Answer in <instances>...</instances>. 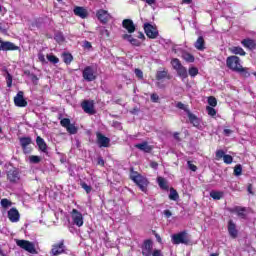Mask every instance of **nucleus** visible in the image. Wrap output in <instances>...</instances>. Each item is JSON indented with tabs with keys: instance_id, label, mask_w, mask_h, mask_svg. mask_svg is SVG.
Segmentation results:
<instances>
[{
	"instance_id": "nucleus-38",
	"label": "nucleus",
	"mask_w": 256,
	"mask_h": 256,
	"mask_svg": "<svg viewBox=\"0 0 256 256\" xmlns=\"http://www.w3.org/2000/svg\"><path fill=\"white\" fill-rule=\"evenodd\" d=\"M63 61L66 63V65H71V62L73 61V55L69 53L63 54Z\"/></svg>"
},
{
	"instance_id": "nucleus-45",
	"label": "nucleus",
	"mask_w": 256,
	"mask_h": 256,
	"mask_svg": "<svg viewBox=\"0 0 256 256\" xmlns=\"http://www.w3.org/2000/svg\"><path fill=\"white\" fill-rule=\"evenodd\" d=\"M208 104L210 107H217V98L213 96L208 97Z\"/></svg>"
},
{
	"instance_id": "nucleus-17",
	"label": "nucleus",
	"mask_w": 256,
	"mask_h": 256,
	"mask_svg": "<svg viewBox=\"0 0 256 256\" xmlns=\"http://www.w3.org/2000/svg\"><path fill=\"white\" fill-rule=\"evenodd\" d=\"M122 27L128 31V33L131 35V33H135V23H133V20L131 19H124L122 21Z\"/></svg>"
},
{
	"instance_id": "nucleus-55",
	"label": "nucleus",
	"mask_w": 256,
	"mask_h": 256,
	"mask_svg": "<svg viewBox=\"0 0 256 256\" xmlns=\"http://www.w3.org/2000/svg\"><path fill=\"white\" fill-rule=\"evenodd\" d=\"M38 59L41 63H45V55L43 53L38 54Z\"/></svg>"
},
{
	"instance_id": "nucleus-8",
	"label": "nucleus",
	"mask_w": 256,
	"mask_h": 256,
	"mask_svg": "<svg viewBox=\"0 0 256 256\" xmlns=\"http://www.w3.org/2000/svg\"><path fill=\"white\" fill-rule=\"evenodd\" d=\"M60 125L68 131L70 135H76L78 129L75 124H71V120L69 118H64L60 121Z\"/></svg>"
},
{
	"instance_id": "nucleus-11",
	"label": "nucleus",
	"mask_w": 256,
	"mask_h": 256,
	"mask_svg": "<svg viewBox=\"0 0 256 256\" xmlns=\"http://www.w3.org/2000/svg\"><path fill=\"white\" fill-rule=\"evenodd\" d=\"M7 179L11 183H19V180L21 179V175L19 174V169L14 168L7 172Z\"/></svg>"
},
{
	"instance_id": "nucleus-40",
	"label": "nucleus",
	"mask_w": 256,
	"mask_h": 256,
	"mask_svg": "<svg viewBox=\"0 0 256 256\" xmlns=\"http://www.w3.org/2000/svg\"><path fill=\"white\" fill-rule=\"evenodd\" d=\"M46 57L50 63H53V65H57V63H59V58L53 54H48Z\"/></svg>"
},
{
	"instance_id": "nucleus-59",
	"label": "nucleus",
	"mask_w": 256,
	"mask_h": 256,
	"mask_svg": "<svg viewBox=\"0 0 256 256\" xmlns=\"http://www.w3.org/2000/svg\"><path fill=\"white\" fill-rule=\"evenodd\" d=\"M150 167H152V169H157V167H159V164L157 162H151Z\"/></svg>"
},
{
	"instance_id": "nucleus-23",
	"label": "nucleus",
	"mask_w": 256,
	"mask_h": 256,
	"mask_svg": "<svg viewBox=\"0 0 256 256\" xmlns=\"http://www.w3.org/2000/svg\"><path fill=\"white\" fill-rule=\"evenodd\" d=\"M36 143H37V145H38L40 151H42V153H46V154L49 153V152L47 151V143H45V140H44L43 138H41L40 136H38V137L36 138Z\"/></svg>"
},
{
	"instance_id": "nucleus-57",
	"label": "nucleus",
	"mask_w": 256,
	"mask_h": 256,
	"mask_svg": "<svg viewBox=\"0 0 256 256\" xmlns=\"http://www.w3.org/2000/svg\"><path fill=\"white\" fill-rule=\"evenodd\" d=\"M231 133H233V130H231V129H224V135H226V137H229V135H231Z\"/></svg>"
},
{
	"instance_id": "nucleus-6",
	"label": "nucleus",
	"mask_w": 256,
	"mask_h": 256,
	"mask_svg": "<svg viewBox=\"0 0 256 256\" xmlns=\"http://www.w3.org/2000/svg\"><path fill=\"white\" fill-rule=\"evenodd\" d=\"M144 31L149 39H157V37H159V31L157 30V26L145 23Z\"/></svg>"
},
{
	"instance_id": "nucleus-52",
	"label": "nucleus",
	"mask_w": 256,
	"mask_h": 256,
	"mask_svg": "<svg viewBox=\"0 0 256 256\" xmlns=\"http://www.w3.org/2000/svg\"><path fill=\"white\" fill-rule=\"evenodd\" d=\"M134 73L138 79H143V71H141V69H135Z\"/></svg>"
},
{
	"instance_id": "nucleus-39",
	"label": "nucleus",
	"mask_w": 256,
	"mask_h": 256,
	"mask_svg": "<svg viewBox=\"0 0 256 256\" xmlns=\"http://www.w3.org/2000/svg\"><path fill=\"white\" fill-rule=\"evenodd\" d=\"M54 39L55 41H57V43H63L65 41V36L62 32H56L54 35Z\"/></svg>"
},
{
	"instance_id": "nucleus-18",
	"label": "nucleus",
	"mask_w": 256,
	"mask_h": 256,
	"mask_svg": "<svg viewBox=\"0 0 256 256\" xmlns=\"http://www.w3.org/2000/svg\"><path fill=\"white\" fill-rule=\"evenodd\" d=\"M74 15H76V17H80V19H87L89 12L85 9V7H81V6H76L74 7Z\"/></svg>"
},
{
	"instance_id": "nucleus-5",
	"label": "nucleus",
	"mask_w": 256,
	"mask_h": 256,
	"mask_svg": "<svg viewBox=\"0 0 256 256\" xmlns=\"http://www.w3.org/2000/svg\"><path fill=\"white\" fill-rule=\"evenodd\" d=\"M82 77L84 81H88V83L95 81L97 79V75H95V69H93L92 66H86L82 71Z\"/></svg>"
},
{
	"instance_id": "nucleus-37",
	"label": "nucleus",
	"mask_w": 256,
	"mask_h": 256,
	"mask_svg": "<svg viewBox=\"0 0 256 256\" xmlns=\"http://www.w3.org/2000/svg\"><path fill=\"white\" fill-rule=\"evenodd\" d=\"M169 199L171 201H177V199H179V193H177V190L173 188L170 189Z\"/></svg>"
},
{
	"instance_id": "nucleus-27",
	"label": "nucleus",
	"mask_w": 256,
	"mask_h": 256,
	"mask_svg": "<svg viewBox=\"0 0 256 256\" xmlns=\"http://www.w3.org/2000/svg\"><path fill=\"white\" fill-rule=\"evenodd\" d=\"M20 145H21L24 153H28L27 147H29V145H31V138H29V137L20 138Z\"/></svg>"
},
{
	"instance_id": "nucleus-43",
	"label": "nucleus",
	"mask_w": 256,
	"mask_h": 256,
	"mask_svg": "<svg viewBox=\"0 0 256 256\" xmlns=\"http://www.w3.org/2000/svg\"><path fill=\"white\" fill-rule=\"evenodd\" d=\"M176 107L178 109H182V111H185V113H189L191 110H189V107H187L185 104H183V102H178L176 104Z\"/></svg>"
},
{
	"instance_id": "nucleus-24",
	"label": "nucleus",
	"mask_w": 256,
	"mask_h": 256,
	"mask_svg": "<svg viewBox=\"0 0 256 256\" xmlns=\"http://www.w3.org/2000/svg\"><path fill=\"white\" fill-rule=\"evenodd\" d=\"M136 149H139L140 151H144V153H151L152 147L149 146V143L147 142H142L140 144L135 145Z\"/></svg>"
},
{
	"instance_id": "nucleus-46",
	"label": "nucleus",
	"mask_w": 256,
	"mask_h": 256,
	"mask_svg": "<svg viewBox=\"0 0 256 256\" xmlns=\"http://www.w3.org/2000/svg\"><path fill=\"white\" fill-rule=\"evenodd\" d=\"M241 173H243V167H241V164H238L234 168V175H236V177H239Z\"/></svg>"
},
{
	"instance_id": "nucleus-50",
	"label": "nucleus",
	"mask_w": 256,
	"mask_h": 256,
	"mask_svg": "<svg viewBox=\"0 0 256 256\" xmlns=\"http://www.w3.org/2000/svg\"><path fill=\"white\" fill-rule=\"evenodd\" d=\"M82 189H84V191H86V193H91V186L87 185V183H82L81 184Z\"/></svg>"
},
{
	"instance_id": "nucleus-12",
	"label": "nucleus",
	"mask_w": 256,
	"mask_h": 256,
	"mask_svg": "<svg viewBox=\"0 0 256 256\" xmlns=\"http://www.w3.org/2000/svg\"><path fill=\"white\" fill-rule=\"evenodd\" d=\"M14 105L16 107H27L28 103L25 100L23 91H19L14 97Z\"/></svg>"
},
{
	"instance_id": "nucleus-33",
	"label": "nucleus",
	"mask_w": 256,
	"mask_h": 256,
	"mask_svg": "<svg viewBox=\"0 0 256 256\" xmlns=\"http://www.w3.org/2000/svg\"><path fill=\"white\" fill-rule=\"evenodd\" d=\"M182 58L184 61H187V63H193L195 61V57L189 52H183Z\"/></svg>"
},
{
	"instance_id": "nucleus-61",
	"label": "nucleus",
	"mask_w": 256,
	"mask_h": 256,
	"mask_svg": "<svg viewBox=\"0 0 256 256\" xmlns=\"http://www.w3.org/2000/svg\"><path fill=\"white\" fill-rule=\"evenodd\" d=\"M37 81H39V78L36 75H32V82L37 85Z\"/></svg>"
},
{
	"instance_id": "nucleus-31",
	"label": "nucleus",
	"mask_w": 256,
	"mask_h": 256,
	"mask_svg": "<svg viewBox=\"0 0 256 256\" xmlns=\"http://www.w3.org/2000/svg\"><path fill=\"white\" fill-rule=\"evenodd\" d=\"M223 195H224L223 192L217 191V190H212L210 192V197L212 199H214V201H219V200L223 199Z\"/></svg>"
},
{
	"instance_id": "nucleus-56",
	"label": "nucleus",
	"mask_w": 256,
	"mask_h": 256,
	"mask_svg": "<svg viewBox=\"0 0 256 256\" xmlns=\"http://www.w3.org/2000/svg\"><path fill=\"white\" fill-rule=\"evenodd\" d=\"M152 256H163V253H161V250H154Z\"/></svg>"
},
{
	"instance_id": "nucleus-54",
	"label": "nucleus",
	"mask_w": 256,
	"mask_h": 256,
	"mask_svg": "<svg viewBox=\"0 0 256 256\" xmlns=\"http://www.w3.org/2000/svg\"><path fill=\"white\" fill-rule=\"evenodd\" d=\"M188 167L191 171H197V166L195 164H193L191 161H188Z\"/></svg>"
},
{
	"instance_id": "nucleus-44",
	"label": "nucleus",
	"mask_w": 256,
	"mask_h": 256,
	"mask_svg": "<svg viewBox=\"0 0 256 256\" xmlns=\"http://www.w3.org/2000/svg\"><path fill=\"white\" fill-rule=\"evenodd\" d=\"M206 111H207L208 115H210V117H215V115H217V110H215V108H213L211 106H207Z\"/></svg>"
},
{
	"instance_id": "nucleus-2",
	"label": "nucleus",
	"mask_w": 256,
	"mask_h": 256,
	"mask_svg": "<svg viewBox=\"0 0 256 256\" xmlns=\"http://www.w3.org/2000/svg\"><path fill=\"white\" fill-rule=\"evenodd\" d=\"M226 65L228 69H231V71H234L235 73H237L238 70L243 66L241 65V59L238 56H229L226 59Z\"/></svg>"
},
{
	"instance_id": "nucleus-10",
	"label": "nucleus",
	"mask_w": 256,
	"mask_h": 256,
	"mask_svg": "<svg viewBox=\"0 0 256 256\" xmlns=\"http://www.w3.org/2000/svg\"><path fill=\"white\" fill-rule=\"evenodd\" d=\"M0 51H19V46L15 45L13 42L3 41V39L0 38Z\"/></svg>"
},
{
	"instance_id": "nucleus-28",
	"label": "nucleus",
	"mask_w": 256,
	"mask_h": 256,
	"mask_svg": "<svg viewBox=\"0 0 256 256\" xmlns=\"http://www.w3.org/2000/svg\"><path fill=\"white\" fill-rule=\"evenodd\" d=\"M230 51L231 53H233V55H240L242 57H245V55H247V53L241 48V46H232L230 48Z\"/></svg>"
},
{
	"instance_id": "nucleus-64",
	"label": "nucleus",
	"mask_w": 256,
	"mask_h": 256,
	"mask_svg": "<svg viewBox=\"0 0 256 256\" xmlns=\"http://www.w3.org/2000/svg\"><path fill=\"white\" fill-rule=\"evenodd\" d=\"M157 0H146L147 5H155Z\"/></svg>"
},
{
	"instance_id": "nucleus-32",
	"label": "nucleus",
	"mask_w": 256,
	"mask_h": 256,
	"mask_svg": "<svg viewBox=\"0 0 256 256\" xmlns=\"http://www.w3.org/2000/svg\"><path fill=\"white\" fill-rule=\"evenodd\" d=\"M236 73H239L241 77H251V72H249V68L243 66Z\"/></svg>"
},
{
	"instance_id": "nucleus-15",
	"label": "nucleus",
	"mask_w": 256,
	"mask_h": 256,
	"mask_svg": "<svg viewBox=\"0 0 256 256\" xmlns=\"http://www.w3.org/2000/svg\"><path fill=\"white\" fill-rule=\"evenodd\" d=\"M96 137H97V144L99 147H109V143H111V139L101 134V132H97Z\"/></svg>"
},
{
	"instance_id": "nucleus-26",
	"label": "nucleus",
	"mask_w": 256,
	"mask_h": 256,
	"mask_svg": "<svg viewBox=\"0 0 256 256\" xmlns=\"http://www.w3.org/2000/svg\"><path fill=\"white\" fill-rule=\"evenodd\" d=\"M176 72H177L178 77L181 78L182 81H185V79H187V77H189V73L187 72V68H185V66L178 68L176 70Z\"/></svg>"
},
{
	"instance_id": "nucleus-62",
	"label": "nucleus",
	"mask_w": 256,
	"mask_h": 256,
	"mask_svg": "<svg viewBox=\"0 0 256 256\" xmlns=\"http://www.w3.org/2000/svg\"><path fill=\"white\" fill-rule=\"evenodd\" d=\"M84 47H85V49H91V44H90V42H89V41H85V42H84Z\"/></svg>"
},
{
	"instance_id": "nucleus-7",
	"label": "nucleus",
	"mask_w": 256,
	"mask_h": 256,
	"mask_svg": "<svg viewBox=\"0 0 256 256\" xmlns=\"http://www.w3.org/2000/svg\"><path fill=\"white\" fill-rule=\"evenodd\" d=\"M173 245H181L188 243L187 232H180L171 236Z\"/></svg>"
},
{
	"instance_id": "nucleus-47",
	"label": "nucleus",
	"mask_w": 256,
	"mask_h": 256,
	"mask_svg": "<svg viewBox=\"0 0 256 256\" xmlns=\"http://www.w3.org/2000/svg\"><path fill=\"white\" fill-rule=\"evenodd\" d=\"M223 161L226 163V165H231V163H233V156L225 154Z\"/></svg>"
},
{
	"instance_id": "nucleus-13",
	"label": "nucleus",
	"mask_w": 256,
	"mask_h": 256,
	"mask_svg": "<svg viewBox=\"0 0 256 256\" xmlns=\"http://www.w3.org/2000/svg\"><path fill=\"white\" fill-rule=\"evenodd\" d=\"M8 219L11 221V223H19V220L21 219V214H19V210L17 208H11L8 211Z\"/></svg>"
},
{
	"instance_id": "nucleus-34",
	"label": "nucleus",
	"mask_w": 256,
	"mask_h": 256,
	"mask_svg": "<svg viewBox=\"0 0 256 256\" xmlns=\"http://www.w3.org/2000/svg\"><path fill=\"white\" fill-rule=\"evenodd\" d=\"M0 205L1 207H3V209H9V207H11V205H13V202H11L9 199L7 198H3L0 201Z\"/></svg>"
},
{
	"instance_id": "nucleus-14",
	"label": "nucleus",
	"mask_w": 256,
	"mask_h": 256,
	"mask_svg": "<svg viewBox=\"0 0 256 256\" xmlns=\"http://www.w3.org/2000/svg\"><path fill=\"white\" fill-rule=\"evenodd\" d=\"M98 21L101 23H107L111 19V14L107 10L100 9L96 13Z\"/></svg>"
},
{
	"instance_id": "nucleus-4",
	"label": "nucleus",
	"mask_w": 256,
	"mask_h": 256,
	"mask_svg": "<svg viewBox=\"0 0 256 256\" xmlns=\"http://www.w3.org/2000/svg\"><path fill=\"white\" fill-rule=\"evenodd\" d=\"M16 245L21 249H24V251L31 253L32 255H35L37 253V250L35 249V244H33V242H29L27 240H17Z\"/></svg>"
},
{
	"instance_id": "nucleus-63",
	"label": "nucleus",
	"mask_w": 256,
	"mask_h": 256,
	"mask_svg": "<svg viewBox=\"0 0 256 256\" xmlns=\"http://www.w3.org/2000/svg\"><path fill=\"white\" fill-rule=\"evenodd\" d=\"M98 165H101L103 167V165H105V160H103L101 157L98 158Z\"/></svg>"
},
{
	"instance_id": "nucleus-3",
	"label": "nucleus",
	"mask_w": 256,
	"mask_h": 256,
	"mask_svg": "<svg viewBox=\"0 0 256 256\" xmlns=\"http://www.w3.org/2000/svg\"><path fill=\"white\" fill-rule=\"evenodd\" d=\"M70 217L72 221V225H75L76 227H83V224L85 223L83 214L79 212L77 209H72L70 212Z\"/></svg>"
},
{
	"instance_id": "nucleus-53",
	"label": "nucleus",
	"mask_w": 256,
	"mask_h": 256,
	"mask_svg": "<svg viewBox=\"0 0 256 256\" xmlns=\"http://www.w3.org/2000/svg\"><path fill=\"white\" fill-rule=\"evenodd\" d=\"M151 101L152 103H157L159 101V95L156 93L151 94Z\"/></svg>"
},
{
	"instance_id": "nucleus-20",
	"label": "nucleus",
	"mask_w": 256,
	"mask_h": 256,
	"mask_svg": "<svg viewBox=\"0 0 256 256\" xmlns=\"http://www.w3.org/2000/svg\"><path fill=\"white\" fill-rule=\"evenodd\" d=\"M65 251V244L61 241L59 244H55L52 247L51 253L53 256L61 255Z\"/></svg>"
},
{
	"instance_id": "nucleus-1",
	"label": "nucleus",
	"mask_w": 256,
	"mask_h": 256,
	"mask_svg": "<svg viewBox=\"0 0 256 256\" xmlns=\"http://www.w3.org/2000/svg\"><path fill=\"white\" fill-rule=\"evenodd\" d=\"M130 179L139 186L140 191L147 193V186L149 185V180L139 172L131 170Z\"/></svg>"
},
{
	"instance_id": "nucleus-35",
	"label": "nucleus",
	"mask_w": 256,
	"mask_h": 256,
	"mask_svg": "<svg viewBox=\"0 0 256 256\" xmlns=\"http://www.w3.org/2000/svg\"><path fill=\"white\" fill-rule=\"evenodd\" d=\"M171 65H172L173 69H175V71H177V69H180V67L183 66V64H181V61L177 58H173L171 60Z\"/></svg>"
},
{
	"instance_id": "nucleus-21",
	"label": "nucleus",
	"mask_w": 256,
	"mask_h": 256,
	"mask_svg": "<svg viewBox=\"0 0 256 256\" xmlns=\"http://www.w3.org/2000/svg\"><path fill=\"white\" fill-rule=\"evenodd\" d=\"M122 39L124 41H128L131 45H134V47H139L141 45V41L133 38V35L131 34H124L122 35Z\"/></svg>"
},
{
	"instance_id": "nucleus-16",
	"label": "nucleus",
	"mask_w": 256,
	"mask_h": 256,
	"mask_svg": "<svg viewBox=\"0 0 256 256\" xmlns=\"http://www.w3.org/2000/svg\"><path fill=\"white\" fill-rule=\"evenodd\" d=\"M153 253V242L151 240H145L142 247L143 256H151Z\"/></svg>"
},
{
	"instance_id": "nucleus-41",
	"label": "nucleus",
	"mask_w": 256,
	"mask_h": 256,
	"mask_svg": "<svg viewBox=\"0 0 256 256\" xmlns=\"http://www.w3.org/2000/svg\"><path fill=\"white\" fill-rule=\"evenodd\" d=\"M188 73L190 77H197V75H199V69H197V67H190Z\"/></svg>"
},
{
	"instance_id": "nucleus-29",
	"label": "nucleus",
	"mask_w": 256,
	"mask_h": 256,
	"mask_svg": "<svg viewBox=\"0 0 256 256\" xmlns=\"http://www.w3.org/2000/svg\"><path fill=\"white\" fill-rule=\"evenodd\" d=\"M187 116H188L190 123L194 127H199L200 121H199V118L197 116H195V114L191 113V111H190L189 113H187Z\"/></svg>"
},
{
	"instance_id": "nucleus-36",
	"label": "nucleus",
	"mask_w": 256,
	"mask_h": 256,
	"mask_svg": "<svg viewBox=\"0 0 256 256\" xmlns=\"http://www.w3.org/2000/svg\"><path fill=\"white\" fill-rule=\"evenodd\" d=\"M168 74L169 72H167V70L158 71L156 74L157 81H161V79L167 78Z\"/></svg>"
},
{
	"instance_id": "nucleus-42",
	"label": "nucleus",
	"mask_w": 256,
	"mask_h": 256,
	"mask_svg": "<svg viewBox=\"0 0 256 256\" xmlns=\"http://www.w3.org/2000/svg\"><path fill=\"white\" fill-rule=\"evenodd\" d=\"M6 83L9 88L13 86V76L9 72L6 73Z\"/></svg>"
},
{
	"instance_id": "nucleus-9",
	"label": "nucleus",
	"mask_w": 256,
	"mask_h": 256,
	"mask_svg": "<svg viewBox=\"0 0 256 256\" xmlns=\"http://www.w3.org/2000/svg\"><path fill=\"white\" fill-rule=\"evenodd\" d=\"M81 108L83 109L84 113H87L88 115H95V101L84 100L81 103Z\"/></svg>"
},
{
	"instance_id": "nucleus-51",
	"label": "nucleus",
	"mask_w": 256,
	"mask_h": 256,
	"mask_svg": "<svg viewBox=\"0 0 256 256\" xmlns=\"http://www.w3.org/2000/svg\"><path fill=\"white\" fill-rule=\"evenodd\" d=\"M234 211H237V213H238V215H239L240 217H245V214L243 213V211H245L244 208L235 207V208H234Z\"/></svg>"
},
{
	"instance_id": "nucleus-25",
	"label": "nucleus",
	"mask_w": 256,
	"mask_h": 256,
	"mask_svg": "<svg viewBox=\"0 0 256 256\" xmlns=\"http://www.w3.org/2000/svg\"><path fill=\"white\" fill-rule=\"evenodd\" d=\"M194 47L198 50V51H205V39L203 38V36L198 37V39L196 40Z\"/></svg>"
},
{
	"instance_id": "nucleus-58",
	"label": "nucleus",
	"mask_w": 256,
	"mask_h": 256,
	"mask_svg": "<svg viewBox=\"0 0 256 256\" xmlns=\"http://www.w3.org/2000/svg\"><path fill=\"white\" fill-rule=\"evenodd\" d=\"M247 191L248 193H250V195H253V185L249 184L247 187Z\"/></svg>"
},
{
	"instance_id": "nucleus-22",
	"label": "nucleus",
	"mask_w": 256,
	"mask_h": 256,
	"mask_svg": "<svg viewBox=\"0 0 256 256\" xmlns=\"http://www.w3.org/2000/svg\"><path fill=\"white\" fill-rule=\"evenodd\" d=\"M241 45H243V47H245L246 49H250L251 51L256 48L255 40L251 38L243 39L241 41Z\"/></svg>"
},
{
	"instance_id": "nucleus-19",
	"label": "nucleus",
	"mask_w": 256,
	"mask_h": 256,
	"mask_svg": "<svg viewBox=\"0 0 256 256\" xmlns=\"http://www.w3.org/2000/svg\"><path fill=\"white\" fill-rule=\"evenodd\" d=\"M228 233L232 239H237L239 232L237 231V225L234 224L233 220L228 222Z\"/></svg>"
},
{
	"instance_id": "nucleus-30",
	"label": "nucleus",
	"mask_w": 256,
	"mask_h": 256,
	"mask_svg": "<svg viewBox=\"0 0 256 256\" xmlns=\"http://www.w3.org/2000/svg\"><path fill=\"white\" fill-rule=\"evenodd\" d=\"M157 183H158L160 189H163L164 191H169V183H167V180H165V178L158 177Z\"/></svg>"
},
{
	"instance_id": "nucleus-49",
	"label": "nucleus",
	"mask_w": 256,
	"mask_h": 256,
	"mask_svg": "<svg viewBox=\"0 0 256 256\" xmlns=\"http://www.w3.org/2000/svg\"><path fill=\"white\" fill-rule=\"evenodd\" d=\"M225 158V151L223 150H217L216 151V159H224Z\"/></svg>"
},
{
	"instance_id": "nucleus-48",
	"label": "nucleus",
	"mask_w": 256,
	"mask_h": 256,
	"mask_svg": "<svg viewBox=\"0 0 256 256\" xmlns=\"http://www.w3.org/2000/svg\"><path fill=\"white\" fill-rule=\"evenodd\" d=\"M29 161L30 163H34V164L41 163V157L32 155L29 157Z\"/></svg>"
},
{
	"instance_id": "nucleus-60",
	"label": "nucleus",
	"mask_w": 256,
	"mask_h": 256,
	"mask_svg": "<svg viewBox=\"0 0 256 256\" xmlns=\"http://www.w3.org/2000/svg\"><path fill=\"white\" fill-rule=\"evenodd\" d=\"M164 215H165V217H167V219H169V217H171V215H173V214L169 210H165Z\"/></svg>"
}]
</instances>
